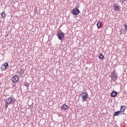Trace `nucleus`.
I'll return each mask as SVG.
<instances>
[{"instance_id": "10", "label": "nucleus", "mask_w": 127, "mask_h": 127, "mask_svg": "<svg viewBox=\"0 0 127 127\" xmlns=\"http://www.w3.org/2000/svg\"><path fill=\"white\" fill-rule=\"evenodd\" d=\"M118 95V92L116 91H113L111 92V97H112L113 98H116V97H117V95Z\"/></svg>"}, {"instance_id": "8", "label": "nucleus", "mask_w": 127, "mask_h": 127, "mask_svg": "<svg viewBox=\"0 0 127 127\" xmlns=\"http://www.w3.org/2000/svg\"><path fill=\"white\" fill-rule=\"evenodd\" d=\"M61 109L65 111L69 109V106H67V105H66L65 104H64L62 105Z\"/></svg>"}, {"instance_id": "21", "label": "nucleus", "mask_w": 127, "mask_h": 127, "mask_svg": "<svg viewBox=\"0 0 127 127\" xmlns=\"http://www.w3.org/2000/svg\"><path fill=\"white\" fill-rule=\"evenodd\" d=\"M122 1H126V0H122Z\"/></svg>"}, {"instance_id": "18", "label": "nucleus", "mask_w": 127, "mask_h": 127, "mask_svg": "<svg viewBox=\"0 0 127 127\" xmlns=\"http://www.w3.org/2000/svg\"><path fill=\"white\" fill-rule=\"evenodd\" d=\"M124 25H125V29H126V30H127V25L126 24H125Z\"/></svg>"}, {"instance_id": "2", "label": "nucleus", "mask_w": 127, "mask_h": 127, "mask_svg": "<svg viewBox=\"0 0 127 127\" xmlns=\"http://www.w3.org/2000/svg\"><path fill=\"white\" fill-rule=\"evenodd\" d=\"M111 78V80L113 81V82H116L118 80V74L116 73V71L114 70L111 74L110 76Z\"/></svg>"}, {"instance_id": "20", "label": "nucleus", "mask_w": 127, "mask_h": 127, "mask_svg": "<svg viewBox=\"0 0 127 127\" xmlns=\"http://www.w3.org/2000/svg\"><path fill=\"white\" fill-rule=\"evenodd\" d=\"M120 2H121L122 4H123V3H124V1L121 0Z\"/></svg>"}, {"instance_id": "15", "label": "nucleus", "mask_w": 127, "mask_h": 127, "mask_svg": "<svg viewBox=\"0 0 127 127\" xmlns=\"http://www.w3.org/2000/svg\"><path fill=\"white\" fill-rule=\"evenodd\" d=\"M99 59H100V60H103V59H104V58H105V57L104 56V55H102V54H101L99 55Z\"/></svg>"}, {"instance_id": "23", "label": "nucleus", "mask_w": 127, "mask_h": 127, "mask_svg": "<svg viewBox=\"0 0 127 127\" xmlns=\"http://www.w3.org/2000/svg\"><path fill=\"white\" fill-rule=\"evenodd\" d=\"M79 7V6H78V7Z\"/></svg>"}, {"instance_id": "16", "label": "nucleus", "mask_w": 127, "mask_h": 127, "mask_svg": "<svg viewBox=\"0 0 127 127\" xmlns=\"http://www.w3.org/2000/svg\"><path fill=\"white\" fill-rule=\"evenodd\" d=\"M24 85L25 87H27V89H28V87L29 86V83H25L24 84Z\"/></svg>"}, {"instance_id": "11", "label": "nucleus", "mask_w": 127, "mask_h": 127, "mask_svg": "<svg viewBox=\"0 0 127 127\" xmlns=\"http://www.w3.org/2000/svg\"><path fill=\"white\" fill-rule=\"evenodd\" d=\"M126 109H127V107H126L125 106H122L121 107V109H120V113H121V114L122 113H124L125 111H126Z\"/></svg>"}, {"instance_id": "4", "label": "nucleus", "mask_w": 127, "mask_h": 127, "mask_svg": "<svg viewBox=\"0 0 127 127\" xmlns=\"http://www.w3.org/2000/svg\"><path fill=\"white\" fill-rule=\"evenodd\" d=\"M80 12V10H79L77 7L73 8L71 10V13L73 15H78V14H79Z\"/></svg>"}, {"instance_id": "5", "label": "nucleus", "mask_w": 127, "mask_h": 127, "mask_svg": "<svg viewBox=\"0 0 127 127\" xmlns=\"http://www.w3.org/2000/svg\"><path fill=\"white\" fill-rule=\"evenodd\" d=\"M56 35L58 37V38H59V40H64V38H65V33H57Z\"/></svg>"}, {"instance_id": "14", "label": "nucleus", "mask_w": 127, "mask_h": 127, "mask_svg": "<svg viewBox=\"0 0 127 127\" xmlns=\"http://www.w3.org/2000/svg\"><path fill=\"white\" fill-rule=\"evenodd\" d=\"M102 23V22L101 21H99L98 23H97V26L98 28H100L101 27V24Z\"/></svg>"}, {"instance_id": "3", "label": "nucleus", "mask_w": 127, "mask_h": 127, "mask_svg": "<svg viewBox=\"0 0 127 127\" xmlns=\"http://www.w3.org/2000/svg\"><path fill=\"white\" fill-rule=\"evenodd\" d=\"M80 97L83 100V102L87 101V99L89 98V94L86 92H82L80 94Z\"/></svg>"}, {"instance_id": "7", "label": "nucleus", "mask_w": 127, "mask_h": 127, "mask_svg": "<svg viewBox=\"0 0 127 127\" xmlns=\"http://www.w3.org/2000/svg\"><path fill=\"white\" fill-rule=\"evenodd\" d=\"M120 8H121L120 5H117V4H115V5H113V9L116 10V11H119V10H120Z\"/></svg>"}, {"instance_id": "12", "label": "nucleus", "mask_w": 127, "mask_h": 127, "mask_svg": "<svg viewBox=\"0 0 127 127\" xmlns=\"http://www.w3.org/2000/svg\"><path fill=\"white\" fill-rule=\"evenodd\" d=\"M119 115H122V113L120 111H117L114 114V117H116Z\"/></svg>"}, {"instance_id": "6", "label": "nucleus", "mask_w": 127, "mask_h": 127, "mask_svg": "<svg viewBox=\"0 0 127 127\" xmlns=\"http://www.w3.org/2000/svg\"><path fill=\"white\" fill-rule=\"evenodd\" d=\"M19 80V76L17 75H16L12 77L11 79V81L12 83H17L18 81Z\"/></svg>"}, {"instance_id": "1", "label": "nucleus", "mask_w": 127, "mask_h": 127, "mask_svg": "<svg viewBox=\"0 0 127 127\" xmlns=\"http://www.w3.org/2000/svg\"><path fill=\"white\" fill-rule=\"evenodd\" d=\"M16 101V100H15V99H14V98H11V97L7 98L6 99V103H5V110H6L7 109V107H8V106L9 105H10V104H14V103H15Z\"/></svg>"}, {"instance_id": "17", "label": "nucleus", "mask_w": 127, "mask_h": 127, "mask_svg": "<svg viewBox=\"0 0 127 127\" xmlns=\"http://www.w3.org/2000/svg\"><path fill=\"white\" fill-rule=\"evenodd\" d=\"M57 33H60V34H63V33H64L63 32H62V30H59V31H57Z\"/></svg>"}, {"instance_id": "22", "label": "nucleus", "mask_w": 127, "mask_h": 127, "mask_svg": "<svg viewBox=\"0 0 127 127\" xmlns=\"http://www.w3.org/2000/svg\"><path fill=\"white\" fill-rule=\"evenodd\" d=\"M127 0H125V1H127Z\"/></svg>"}, {"instance_id": "13", "label": "nucleus", "mask_w": 127, "mask_h": 127, "mask_svg": "<svg viewBox=\"0 0 127 127\" xmlns=\"http://www.w3.org/2000/svg\"><path fill=\"white\" fill-rule=\"evenodd\" d=\"M6 15V14H5V11H3L1 13V16L2 18H4Z\"/></svg>"}, {"instance_id": "19", "label": "nucleus", "mask_w": 127, "mask_h": 127, "mask_svg": "<svg viewBox=\"0 0 127 127\" xmlns=\"http://www.w3.org/2000/svg\"><path fill=\"white\" fill-rule=\"evenodd\" d=\"M20 70H21V74H23V73H24V71L23 70L20 69Z\"/></svg>"}, {"instance_id": "9", "label": "nucleus", "mask_w": 127, "mask_h": 127, "mask_svg": "<svg viewBox=\"0 0 127 127\" xmlns=\"http://www.w3.org/2000/svg\"><path fill=\"white\" fill-rule=\"evenodd\" d=\"M2 66H4V67H1V69L2 71L3 70H6V68H7V66H8V64L7 63H4V64H2Z\"/></svg>"}]
</instances>
